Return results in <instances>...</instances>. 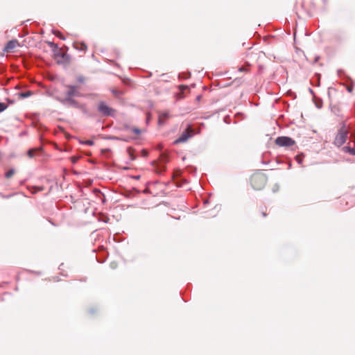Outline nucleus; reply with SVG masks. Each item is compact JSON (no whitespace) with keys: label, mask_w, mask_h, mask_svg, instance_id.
Wrapping results in <instances>:
<instances>
[{"label":"nucleus","mask_w":355,"mask_h":355,"mask_svg":"<svg viewBox=\"0 0 355 355\" xmlns=\"http://www.w3.org/2000/svg\"><path fill=\"white\" fill-rule=\"evenodd\" d=\"M252 187L256 190H260L266 183V178L261 173L254 174L250 179Z\"/></svg>","instance_id":"f257e3e1"},{"label":"nucleus","mask_w":355,"mask_h":355,"mask_svg":"<svg viewBox=\"0 0 355 355\" xmlns=\"http://www.w3.org/2000/svg\"><path fill=\"white\" fill-rule=\"evenodd\" d=\"M348 133V130L346 129L345 125H343L338 131L334 141V144L337 147H340L342 145H343L347 141Z\"/></svg>","instance_id":"f03ea898"},{"label":"nucleus","mask_w":355,"mask_h":355,"mask_svg":"<svg viewBox=\"0 0 355 355\" xmlns=\"http://www.w3.org/2000/svg\"><path fill=\"white\" fill-rule=\"evenodd\" d=\"M55 98L65 106H71L77 109H83L84 105H80L76 100L73 98H62L61 96H55Z\"/></svg>","instance_id":"7ed1b4c3"},{"label":"nucleus","mask_w":355,"mask_h":355,"mask_svg":"<svg viewBox=\"0 0 355 355\" xmlns=\"http://www.w3.org/2000/svg\"><path fill=\"white\" fill-rule=\"evenodd\" d=\"M98 111L103 116H113L115 110L106 105L104 101H100L98 105Z\"/></svg>","instance_id":"20e7f679"},{"label":"nucleus","mask_w":355,"mask_h":355,"mask_svg":"<svg viewBox=\"0 0 355 355\" xmlns=\"http://www.w3.org/2000/svg\"><path fill=\"white\" fill-rule=\"evenodd\" d=\"M194 135L193 130L190 125L182 132L181 135L174 141L175 144L186 142L189 138Z\"/></svg>","instance_id":"39448f33"},{"label":"nucleus","mask_w":355,"mask_h":355,"mask_svg":"<svg viewBox=\"0 0 355 355\" xmlns=\"http://www.w3.org/2000/svg\"><path fill=\"white\" fill-rule=\"evenodd\" d=\"M275 144L280 147H291L295 144V141L289 137H278L275 139Z\"/></svg>","instance_id":"423d86ee"},{"label":"nucleus","mask_w":355,"mask_h":355,"mask_svg":"<svg viewBox=\"0 0 355 355\" xmlns=\"http://www.w3.org/2000/svg\"><path fill=\"white\" fill-rule=\"evenodd\" d=\"M65 87L68 89L65 98H73V96L80 97L82 94L78 90V87L72 85H67Z\"/></svg>","instance_id":"0eeeda50"},{"label":"nucleus","mask_w":355,"mask_h":355,"mask_svg":"<svg viewBox=\"0 0 355 355\" xmlns=\"http://www.w3.org/2000/svg\"><path fill=\"white\" fill-rule=\"evenodd\" d=\"M169 117H170V114L168 112H160L159 114V119H158L159 124V125L164 124L165 120Z\"/></svg>","instance_id":"6e6552de"},{"label":"nucleus","mask_w":355,"mask_h":355,"mask_svg":"<svg viewBox=\"0 0 355 355\" xmlns=\"http://www.w3.org/2000/svg\"><path fill=\"white\" fill-rule=\"evenodd\" d=\"M17 44H18V42L15 40L9 41L6 45L5 51L11 52L12 50L16 47Z\"/></svg>","instance_id":"1a4fd4ad"},{"label":"nucleus","mask_w":355,"mask_h":355,"mask_svg":"<svg viewBox=\"0 0 355 355\" xmlns=\"http://www.w3.org/2000/svg\"><path fill=\"white\" fill-rule=\"evenodd\" d=\"M344 153H349L352 155H355V148L350 146H344L342 148Z\"/></svg>","instance_id":"9d476101"},{"label":"nucleus","mask_w":355,"mask_h":355,"mask_svg":"<svg viewBox=\"0 0 355 355\" xmlns=\"http://www.w3.org/2000/svg\"><path fill=\"white\" fill-rule=\"evenodd\" d=\"M87 45L84 43H81L77 46H76V49H77L79 51H85L87 50Z\"/></svg>","instance_id":"9b49d317"},{"label":"nucleus","mask_w":355,"mask_h":355,"mask_svg":"<svg viewBox=\"0 0 355 355\" xmlns=\"http://www.w3.org/2000/svg\"><path fill=\"white\" fill-rule=\"evenodd\" d=\"M55 57L61 58L62 59L68 60L69 56L64 53L57 52L55 53Z\"/></svg>","instance_id":"f8f14e48"},{"label":"nucleus","mask_w":355,"mask_h":355,"mask_svg":"<svg viewBox=\"0 0 355 355\" xmlns=\"http://www.w3.org/2000/svg\"><path fill=\"white\" fill-rule=\"evenodd\" d=\"M32 94H33V92L31 91H27L26 92H21L19 95L20 97L25 98L31 96Z\"/></svg>","instance_id":"ddd939ff"},{"label":"nucleus","mask_w":355,"mask_h":355,"mask_svg":"<svg viewBox=\"0 0 355 355\" xmlns=\"http://www.w3.org/2000/svg\"><path fill=\"white\" fill-rule=\"evenodd\" d=\"M15 169L10 168L6 173L5 177L8 179L10 178L15 174Z\"/></svg>","instance_id":"4468645a"},{"label":"nucleus","mask_w":355,"mask_h":355,"mask_svg":"<svg viewBox=\"0 0 355 355\" xmlns=\"http://www.w3.org/2000/svg\"><path fill=\"white\" fill-rule=\"evenodd\" d=\"M53 33L60 39L64 40L65 37L63 36L62 33L59 31H53Z\"/></svg>","instance_id":"2eb2a0df"},{"label":"nucleus","mask_w":355,"mask_h":355,"mask_svg":"<svg viewBox=\"0 0 355 355\" xmlns=\"http://www.w3.org/2000/svg\"><path fill=\"white\" fill-rule=\"evenodd\" d=\"M48 44L50 47L53 49V51L57 50L58 49V46L57 44H55L53 42H49Z\"/></svg>","instance_id":"dca6fc26"},{"label":"nucleus","mask_w":355,"mask_h":355,"mask_svg":"<svg viewBox=\"0 0 355 355\" xmlns=\"http://www.w3.org/2000/svg\"><path fill=\"white\" fill-rule=\"evenodd\" d=\"M8 107L7 104L4 103H0V113L6 110Z\"/></svg>","instance_id":"f3484780"},{"label":"nucleus","mask_w":355,"mask_h":355,"mask_svg":"<svg viewBox=\"0 0 355 355\" xmlns=\"http://www.w3.org/2000/svg\"><path fill=\"white\" fill-rule=\"evenodd\" d=\"M34 152H35V150L31 148V149H29L27 152V155L28 156L30 157V158H33L34 157Z\"/></svg>","instance_id":"a211bd4d"},{"label":"nucleus","mask_w":355,"mask_h":355,"mask_svg":"<svg viewBox=\"0 0 355 355\" xmlns=\"http://www.w3.org/2000/svg\"><path fill=\"white\" fill-rule=\"evenodd\" d=\"M111 92H112V93L114 95H115V96H121V95L122 94V92H120V91H119V90H117V89H112V91H111Z\"/></svg>","instance_id":"6ab92c4d"},{"label":"nucleus","mask_w":355,"mask_h":355,"mask_svg":"<svg viewBox=\"0 0 355 355\" xmlns=\"http://www.w3.org/2000/svg\"><path fill=\"white\" fill-rule=\"evenodd\" d=\"M83 144L91 146L94 144V141L89 139V140H86L85 141H84Z\"/></svg>","instance_id":"aec40b11"},{"label":"nucleus","mask_w":355,"mask_h":355,"mask_svg":"<svg viewBox=\"0 0 355 355\" xmlns=\"http://www.w3.org/2000/svg\"><path fill=\"white\" fill-rule=\"evenodd\" d=\"M132 131L134 133L137 134V135H139V134H140V133H141V130H140L139 128H133L132 129Z\"/></svg>","instance_id":"412c9836"},{"label":"nucleus","mask_w":355,"mask_h":355,"mask_svg":"<svg viewBox=\"0 0 355 355\" xmlns=\"http://www.w3.org/2000/svg\"><path fill=\"white\" fill-rule=\"evenodd\" d=\"M322 100H320L318 102H316V103H315V106H316L318 108H321V107H322Z\"/></svg>","instance_id":"4be33fe9"},{"label":"nucleus","mask_w":355,"mask_h":355,"mask_svg":"<svg viewBox=\"0 0 355 355\" xmlns=\"http://www.w3.org/2000/svg\"><path fill=\"white\" fill-rule=\"evenodd\" d=\"M295 159L299 164H301L302 162V158L300 155L296 156Z\"/></svg>","instance_id":"5701e85b"},{"label":"nucleus","mask_w":355,"mask_h":355,"mask_svg":"<svg viewBox=\"0 0 355 355\" xmlns=\"http://www.w3.org/2000/svg\"><path fill=\"white\" fill-rule=\"evenodd\" d=\"M111 139H114V140H123V141H128V139H120L117 137H112Z\"/></svg>","instance_id":"b1692460"},{"label":"nucleus","mask_w":355,"mask_h":355,"mask_svg":"<svg viewBox=\"0 0 355 355\" xmlns=\"http://www.w3.org/2000/svg\"><path fill=\"white\" fill-rule=\"evenodd\" d=\"M85 80V78L83 76H80L78 78V81L80 83H83Z\"/></svg>","instance_id":"393cba45"},{"label":"nucleus","mask_w":355,"mask_h":355,"mask_svg":"<svg viewBox=\"0 0 355 355\" xmlns=\"http://www.w3.org/2000/svg\"><path fill=\"white\" fill-rule=\"evenodd\" d=\"M179 87H180V89L182 90V91L188 88V87L187 85H180Z\"/></svg>","instance_id":"a878e982"},{"label":"nucleus","mask_w":355,"mask_h":355,"mask_svg":"<svg viewBox=\"0 0 355 355\" xmlns=\"http://www.w3.org/2000/svg\"><path fill=\"white\" fill-rule=\"evenodd\" d=\"M309 91L312 95H314V92L311 88H309Z\"/></svg>","instance_id":"bb28decb"},{"label":"nucleus","mask_w":355,"mask_h":355,"mask_svg":"<svg viewBox=\"0 0 355 355\" xmlns=\"http://www.w3.org/2000/svg\"><path fill=\"white\" fill-rule=\"evenodd\" d=\"M239 71H246V69L244 67H241V68H239Z\"/></svg>","instance_id":"cd10ccee"},{"label":"nucleus","mask_w":355,"mask_h":355,"mask_svg":"<svg viewBox=\"0 0 355 355\" xmlns=\"http://www.w3.org/2000/svg\"><path fill=\"white\" fill-rule=\"evenodd\" d=\"M144 156H147L148 153L146 150H143Z\"/></svg>","instance_id":"c85d7f7f"},{"label":"nucleus","mask_w":355,"mask_h":355,"mask_svg":"<svg viewBox=\"0 0 355 355\" xmlns=\"http://www.w3.org/2000/svg\"><path fill=\"white\" fill-rule=\"evenodd\" d=\"M190 76V73H189L188 76H186L184 77H183L184 78H188Z\"/></svg>","instance_id":"c756f323"},{"label":"nucleus","mask_w":355,"mask_h":355,"mask_svg":"<svg viewBox=\"0 0 355 355\" xmlns=\"http://www.w3.org/2000/svg\"><path fill=\"white\" fill-rule=\"evenodd\" d=\"M347 91H348V92H352V88H351V87H347Z\"/></svg>","instance_id":"7c9ffc66"},{"label":"nucleus","mask_w":355,"mask_h":355,"mask_svg":"<svg viewBox=\"0 0 355 355\" xmlns=\"http://www.w3.org/2000/svg\"><path fill=\"white\" fill-rule=\"evenodd\" d=\"M262 215H263V216H264V217H265V216H266V212L263 211V212H262Z\"/></svg>","instance_id":"2f4dec72"},{"label":"nucleus","mask_w":355,"mask_h":355,"mask_svg":"<svg viewBox=\"0 0 355 355\" xmlns=\"http://www.w3.org/2000/svg\"><path fill=\"white\" fill-rule=\"evenodd\" d=\"M342 71H343L340 69V70L338 71V73L340 75Z\"/></svg>","instance_id":"473e14b6"},{"label":"nucleus","mask_w":355,"mask_h":355,"mask_svg":"<svg viewBox=\"0 0 355 355\" xmlns=\"http://www.w3.org/2000/svg\"><path fill=\"white\" fill-rule=\"evenodd\" d=\"M130 155L131 156L132 159H135V157L131 155V153H130Z\"/></svg>","instance_id":"72a5a7b5"},{"label":"nucleus","mask_w":355,"mask_h":355,"mask_svg":"<svg viewBox=\"0 0 355 355\" xmlns=\"http://www.w3.org/2000/svg\"><path fill=\"white\" fill-rule=\"evenodd\" d=\"M89 312H90L91 313H94L93 309H91V310L89 311Z\"/></svg>","instance_id":"f704fd0d"},{"label":"nucleus","mask_w":355,"mask_h":355,"mask_svg":"<svg viewBox=\"0 0 355 355\" xmlns=\"http://www.w3.org/2000/svg\"><path fill=\"white\" fill-rule=\"evenodd\" d=\"M42 189H43L41 187V188L39 189V191H42Z\"/></svg>","instance_id":"c9c22d12"}]
</instances>
